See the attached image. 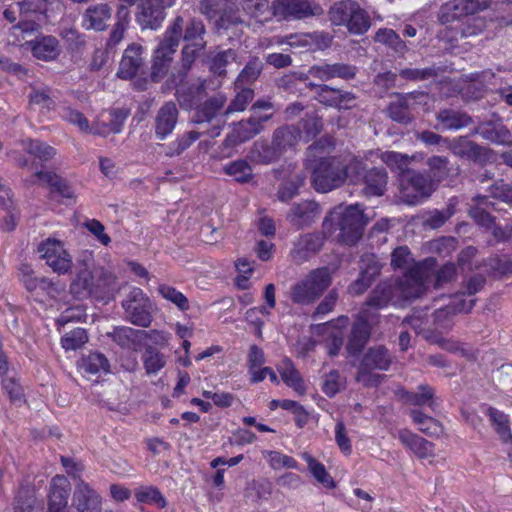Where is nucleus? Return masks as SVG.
Here are the masks:
<instances>
[{
    "mask_svg": "<svg viewBox=\"0 0 512 512\" xmlns=\"http://www.w3.org/2000/svg\"><path fill=\"white\" fill-rule=\"evenodd\" d=\"M71 486L65 476H55L51 481L49 512H66Z\"/></svg>",
    "mask_w": 512,
    "mask_h": 512,
    "instance_id": "obj_29",
    "label": "nucleus"
},
{
    "mask_svg": "<svg viewBox=\"0 0 512 512\" xmlns=\"http://www.w3.org/2000/svg\"><path fill=\"white\" fill-rule=\"evenodd\" d=\"M262 70L263 63L259 58L250 59L235 80V87H249L258 79Z\"/></svg>",
    "mask_w": 512,
    "mask_h": 512,
    "instance_id": "obj_52",
    "label": "nucleus"
},
{
    "mask_svg": "<svg viewBox=\"0 0 512 512\" xmlns=\"http://www.w3.org/2000/svg\"><path fill=\"white\" fill-rule=\"evenodd\" d=\"M399 440L421 459L429 458L434 455V444L417 434L403 430L399 432Z\"/></svg>",
    "mask_w": 512,
    "mask_h": 512,
    "instance_id": "obj_38",
    "label": "nucleus"
},
{
    "mask_svg": "<svg viewBox=\"0 0 512 512\" xmlns=\"http://www.w3.org/2000/svg\"><path fill=\"white\" fill-rule=\"evenodd\" d=\"M485 414L489 417L492 425L495 428V431L503 441L507 442L512 440V434L507 415L494 407H486Z\"/></svg>",
    "mask_w": 512,
    "mask_h": 512,
    "instance_id": "obj_55",
    "label": "nucleus"
},
{
    "mask_svg": "<svg viewBox=\"0 0 512 512\" xmlns=\"http://www.w3.org/2000/svg\"><path fill=\"white\" fill-rule=\"evenodd\" d=\"M476 134L493 143L512 145V133L500 120L480 122L472 131Z\"/></svg>",
    "mask_w": 512,
    "mask_h": 512,
    "instance_id": "obj_25",
    "label": "nucleus"
},
{
    "mask_svg": "<svg viewBox=\"0 0 512 512\" xmlns=\"http://www.w3.org/2000/svg\"><path fill=\"white\" fill-rule=\"evenodd\" d=\"M320 214V207L318 203L314 201H302L294 204L289 213L287 219L290 224L297 229H301L311 225Z\"/></svg>",
    "mask_w": 512,
    "mask_h": 512,
    "instance_id": "obj_26",
    "label": "nucleus"
},
{
    "mask_svg": "<svg viewBox=\"0 0 512 512\" xmlns=\"http://www.w3.org/2000/svg\"><path fill=\"white\" fill-rule=\"evenodd\" d=\"M328 17L335 26H345L351 34L362 35L370 28L367 12L354 0L335 2L328 11Z\"/></svg>",
    "mask_w": 512,
    "mask_h": 512,
    "instance_id": "obj_2",
    "label": "nucleus"
},
{
    "mask_svg": "<svg viewBox=\"0 0 512 512\" xmlns=\"http://www.w3.org/2000/svg\"><path fill=\"white\" fill-rule=\"evenodd\" d=\"M236 95L224 111V116L244 111L254 98V90L250 87H235Z\"/></svg>",
    "mask_w": 512,
    "mask_h": 512,
    "instance_id": "obj_59",
    "label": "nucleus"
},
{
    "mask_svg": "<svg viewBox=\"0 0 512 512\" xmlns=\"http://www.w3.org/2000/svg\"><path fill=\"white\" fill-rule=\"evenodd\" d=\"M436 187L425 172L410 170L400 177L399 199L407 205H417L428 199Z\"/></svg>",
    "mask_w": 512,
    "mask_h": 512,
    "instance_id": "obj_5",
    "label": "nucleus"
},
{
    "mask_svg": "<svg viewBox=\"0 0 512 512\" xmlns=\"http://www.w3.org/2000/svg\"><path fill=\"white\" fill-rule=\"evenodd\" d=\"M392 363V356L387 348L384 346H375L368 349L365 353L359 370L356 375V380L363 383L365 386H376L380 382L379 375H372V370L389 369Z\"/></svg>",
    "mask_w": 512,
    "mask_h": 512,
    "instance_id": "obj_6",
    "label": "nucleus"
},
{
    "mask_svg": "<svg viewBox=\"0 0 512 512\" xmlns=\"http://www.w3.org/2000/svg\"><path fill=\"white\" fill-rule=\"evenodd\" d=\"M402 398L407 404L415 406L427 405L432 410H435L438 406L434 389L427 384L420 385L417 392H403Z\"/></svg>",
    "mask_w": 512,
    "mask_h": 512,
    "instance_id": "obj_45",
    "label": "nucleus"
},
{
    "mask_svg": "<svg viewBox=\"0 0 512 512\" xmlns=\"http://www.w3.org/2000/svg\"><path fill=\"white\" fill-rule=\"evenodd\" d=\"M279 372L283 382L292 387L298 394L303 395L306 392L303 379L290 360L283 361Z\"/></svg>",
    "mask_w": 512,
    "mask_h": 512,
    "instance_id": "obj_54",
    "label": "nucleus"
},
{
    "mask_svg": "<svg viewBox=\"0 0 512 512\" xmlns=\"http://www.w3.org/2000/svg\"><path fill=\"white\" fill-rule=\"evenodd\" d=\"M327 235L322 232H311L300 235L293 243L290 257L296 264H302L314 257L323 247Z\"/></svg>",
    "mask_w": 512,
    "mask_h": 512,
    "instance_id": "obj_14",
    "label": "nucleus"
},
{
    "mask_svg": "<svg viewBox=\"0 0 512 512\" xmlns=\"http://www.w3.org/2000/svg\"><path fill=\"white\" fill-rule=\"evenodd\" d=\"M391 301L396 302L395 288L393 282L385 281L379 283L370 293L366 300V304L370 307L381 309Z\"/></svg>",
    "mask_w": 512,
    "mask_h": 512,
    "instance_id": "obj_42",
    "label": "nucleus"
},
{
    "mask_svg": "<svg viewBox=\"0 0 512 512\" xmlns=\"http://www.w3.org/2000/svg\"><path fill=\"white\" fill-rule=\"evenodd\" d=\"M314 97L319 103L339 110L352 109L356 105V96L352 92L325 84L322 87H317Z\"/></svg>",
    "mask_w": 512,
    "mask_h": 512,
    "instance_id": "obj_20",
    "label": "nucleus"
},
{
    "mask_svg": "<svg viewBox=\"0 0 512 512\" xmlns=\"http://www.w3.org/2000/svg\"><path fill=\"white\" fill-rule=\"evenodd\" d=\"M225 174L234 178L238 183H248L253 179V170L246 160H235L223 167Z\"/></svg>",
    "mask_w": 512,
    "mask_h": 512,
    "instance_id": "obj_56",
    "label": "nucleus"
},
{
    "mask_svg": "<svg viewBox=\"0 0 512 512\" xmlns=\"http://www.w3.org/2000/svg\"><path fill=\"white\" fill-rule=\"evenodd\" d=\"M428 167V176L432 184L438 188L439 184L449 177L459 174L460 168L457 164H452L448 157L442 155H433L427 158L425 162Z\"/></svg>",
    "mask_w": 512,
    "mask_h": 512,
    "instance_id": "obj_24",
    "label": "nucleus"
},
{
    "mask_svg": "<svg viewBox=\"0 0 512 512\" xmlns=\"http://www.w3.org/2000/svg\"><path fill=\"white\" fill-rule=\"evenodd\" d=\"M37 178L47 183L52 193H58L61 197L67 199L74 198V192L68 182L59 175L52 172L39 171L35 174Z\"/></svg>",
    "mask_w": 512,
    "mask_h": 512,
    "instance_id": "obj_51",
    "label": "nucleus"
},
{
    "mask_svg": "<svg viewBox=\"0 0 512 512\" xmlns=\"http://www.w3.org/2000/svg\"><path fill=\"white\" fill-rule=\"evenodd\" d=\"M94 298L111 300L118 291L116 276L103 268H95Z\"/></svg>",
    "mask_w": 512,
    "mask_h": 512,
    "instance_id": "obj_32",
    "label": "nucleus"
},
{
    "mask_svg": "<svg viewBox=\"0 0 512 512\" xmlns=\"http://www.w3.org/2000/svg\"><path fill=\"white\" fill-rule=\"evenodd\" d=\"M371 328L367 320L358 317L353 323L351 334L347 343V350L351 355H358L368 342Z\"/></svg>",
    "mask_w": 512,
    "mask_h": 512,
    "instance_id": "obj_35",
    "label": "nucleus"
},
{
    "mask_svg": "<svg viewBox=\"0 0 512 512\" xmlns=\"http://www.w3.org/2000/svg\"><path fill=\"white\" fill-rule=\"evenodd\" d=\"M112 17V7L108 3L89 6L83 13V26L88 30L104 31Z\"/></svg>",
    "mask_w": 512,
    "mask_h": 512,
    "instance_id": "obj_28",
    "label": "nucleus"
},
{
    "mask_svg": "<svg viewBox=\"0 0 512 512\" xmlns=\"http://www.w3.org/2000/svg\"><path fill=\"white\" fill-rule=\"evenodd\" d=\"M428 270L421 264L411 267L400 279L393 282L396 302L419 297L426 288Z\"/></svg>",
    "mask_w": 512,
    "mask_h": 512,
    "instance_id": "obj_8",
    "label": "nucleus"
},
{
    "mask_svg": "<svg viewBox=\"0 0 512 512\" xmlns=\"http://www.w3.org/2000/svg\"><path fill=\"white\" fill-rule=\"evenodd\" d=\"M206 33L205 26L200 19L192 18L187 23L184 21V28L181 39L186 44L206 43L204 35Z\"/></svg>",
    "mask_w": 512,
    "mask_h": 512,
    "instance_id": "obj_57",
    "label": "nucleus"
},
{
    "mask_svg": "<svg viewBox=\"0 0 512 512\" xmlns=\"http://www.w3.org/2000/svg\"><path fill=\"white\" fill-rule=\"evenodd\" d=\"M300 138L299 130L294 126H281L278 127L272 136V143L279 151L281 155H283L288 149L294 147Z\"/></svg>",
    "mask_w": 512,
    "mask_h": 512,
    "instance_id": "obj_44",
    "label": "nucleus"
},
{
    "mask_svg": "<svg viewBox=\"0 0 512 512\" xmlns=\"http://www.w3.org/2000/svg\"><path fill=\"white\" fill-rule=\"evenodd\" d=\"M273 114L268 112L263 115H251L233 124L231 132L223 141V146L233 148L254 138L264 130V124L273 117Z\"/></svg>",
    "mask_w": 512,
    "mask_h": 512,
    "instance_id": "obj_7",
    "label": "nucleus"
},
{
    "mask_svg": "<svg viewBox=\"0 0 512 512\" xmlns=\"http://www.w3.org/2000/svg\"><path fill=\"white\" fill-rule=\"evenodd\" d=\"M126 318L134 325L148 327L152 322L151 303L149 298L140 288L130 291L122 302Z\"/></svg>",
    "mask_w": 512,
    "mask_h": 512,
    "instance_id": "obj_10",
    "label": "nucleus"
},
{
    "mask_svg": "<svg viewBox=\"0 0 512 512\" xmlns=\"http://www.w3.org/2000/svg\"><path fill=\"white\" fill-rule=\"evenodd\" d=\"M128 113L122 109H114L101 113L90 126L89 133L98 136H107L111 133H119L122 130Z\"/></svg>",
    "mask_w": 512,
    "mask_h": 512,
    "instance_id": "obj_22",
    "label": "nucleus"
},
{
    "mask_svg": "<svg viewBox=\"0 0 512 512\" xmlns=\"http://www.w3.org/2000/svg\"><path fill=\"white\" fill-rule=\"evenodd\" d=\"M206 43L201 44H185L181 51V67L178 71L177 77L180 81H183L195 63L196 59L199 57L201 52L205 49Z\"/></svg>",
    "mask_w": 512,
    "mask_h": 512,
    "instance_id": "obj_49",
    "label": "nucleus"
},
{
    "mask_svg": "<svg viewBox=\"0 0 512 512\" xmlns=\"http://www.w3.org/2000/svg\"><path fill=\"white\" fill-rule=\"evenodd\" d=\"M435 118L442 130H459L473 123L469 114L452 108L440 109Z\"/></svg>",
    "mask_w": 512,
    "mask_h": 512,
    "instance_id": "obj_33",
    "label": "nucleus"
},
{
    "mask_svg": "<svg viewBox=\"0 0 512 512\" xmlns=\"http://www.w3.org/2000/svg\"><path fill=\"white\" fill-rule=\"evenodd\" d=\"M179 110L173 101L165 102L154 118V132L158 140H165L177 125Z\"/></svg>",
    "mask_w": 512,
    "mask_h": 512,
    "instance_id": "obj_21",
    "label": "nucleus"
},
{
    "mask_svg": "<svg viewBox=\"0 0 512 512\" xmlns=\"http://www.w3.org/2000/svg\"><path fill=\"white\" fill-rule=\"evenodd\" d=\"M20 271L21 281L29 292L37 294L40 292L48 294L50 293L53 285L48 278L34 276L33 270L28 265H22Z\"/></svg>",
    "mask_w": 512,
    "mask_h": 512,
    "instance_id": "obj_47",
    "label": "nucleus"
},
{
    "mask_svg": "<svg viewBox=\"0 0 512 512\" xmlns=\"http://www.w3.org/2000/svg\"><path fill=\"white\" fill-rule=\"evenodd\" d=\"M457 204L458 200L451 198L445 208L429 211L424 217L423 225L431 229L440 228L454 215Z\"/></svg>",
    "mask_w": 512,
    "mask_h": 512,
    "instance_id": "obj_48",
    "label": "nucleus"
},
{
    "mask_svg": "<svg viewBox=\"0 0 512 512\" xmlns=\"http://www.w3.org/2000/svg\"><path fill=\"white\" fill-rule=\"evenodd\" d=\"M95 269L84 268L78 271L70 284V293L77 299L94 297Z\"/></svg>",
    "mask_w": 512,
    "mask_h": 512,
    "instance_id": "obj_36",
    "label": "nucleus"
},
{
    "mask_svg": "<svg viewBox=\"0 0 512 512\" xmlns=\"http://www.w3.org/2000/svg\"><path fill=\"white\" fill-rule=\"evenodd\" d=\"M80 367L86 373L97 374L108 372L110 365L105 355L94 352L82 357Z\"/></svg>",
    "mask_w": 512,
    "mask_h": 512,
    "instance_id": "obj_60",
    "label": "nucleus"
},
{
    "mask_svg": "<svg viewBox=\"0 0 512 512\" xmlns=\"http://www.w3.org/2000/svg\"><path fill=\"white\" fill-rule=\"evenodd\" d=\"M410 417L418 426L419 430L430 437H440L444 432V427L437 419L424 414L418 409L410 411Z\"/></svg>",
    "mask_w": 512,
    "mask_h": 512,
    "instance_id": "obj_46",
    "label": "nucleus"
},
{
    "mask_svg": "<svg viewBox=\"0 0 512 512\" xmlns=\"http://www.w3.org/2000/svg\"><path fill=\"white\" fill-rule=\"evenodd\" d=\"M164 18L165 11L159 0H143L139 5L137 22L143 29L159 28Z\"/></svg>",
    "mask_w": 512,
    "mask_h": 512,
    "instance_id": "obj_27",
    "label": "nucleus"
},
{
    "mask_svg": "<svg viewBox=\"0 0 512 512\" xmlns=\"http://www.w3.org/2000/svg\"><path fill=\"white\" fill-rule=\"evenodd\" d=\"M38 251L54 272L64 274L70 271L73 263L72 257L60 241L48 239L40 244Z\"/></svg>",
    "mask_w": 512,
    "mask_h": 512,
    "instance_id": "obj_16",
    "label": "nucleus"
},
{
    "mask_svg": "<svg viewBox=\"0 0 512 512\" xmlns=\"http://www.w3.org/2000/svg\"><path fill=\"white\" fill-rule=\"evenodd\" d=\"M184 28V18L177 16L165 31L162 41L157 46L154 55L170 62L179 46Z\"/></svg>",
    "mask_w": 512,
    "mask_h": 512,
    "instance_id": "obj_19",
    "label": "nucleus"
},
{
    "mask_svg": "<svg viewBox=\"0 0 512 512\" xmlns=\"http://www.w3.org/2000/svg\"><path fill=\"white\" fill-rule=\"evenodd\" d=\"M271 14L282 19L301 20L312 16H320L323 9L312 0H275Z\"/></svg>",
    "mask_w": 512,
    "mask_h": 512,
    "instance_id": "obj_11",
    "label": "nucleus"
},
{
    "mask_svg": "<svg viewBox=\"0 0 512 512\" xmlns=\"http://www.w3.org/2000/svg\"><path fill=\"white\" fill-rule=\"evenodd\" d=\"M113 341L116 342L123 348H129L136 350L138 346H140L147 339H152V335H155L154 338L157 340L158 338L163 339V335L156 331L152 330L150 332L145 330H137L131 327H116L113 332L110 334Z\"/></svg>",
    "mask_w": 512,
    "mask_h": 512,
    "instance_id": "obj_23",
    "label": "nucleus"
},
{
    "mask_svg": "<svg viewBox=\"0 0 512 512\" xmlns=\"http://www.w3.org/2000/svg\"><path fill=\"white\" fill-rule=\"evenodd\" d=\"M24 150L41 161L52 159L56 151L52 146L38 140L27 139L23 141Z\"/></svg>",
    "mask_w": 512,
    "mask_h": 512,
    "instance_id": "obj_62",
    "label": "nucleus"
},
{
    "mask_svg": "<svg viewBox=\"0 0 512 512\" xmlns=\"http://www.w3.org/2000/svg\"><path fill=\"white\" fill-rule=\"evenodd\" d=\"M158 293L167 301L174 304L180 311H187L190 308L188 298L168 284H160L157 288Z\"/></svg>",
    "mask_w": 512,
    "mask_h": 512,
    "instance_id": "obj_61",
    "label": "nucleus"
},
{
    "mask_svg": "<svg viewBox=\"0 0 512 512\" xmlns=\"http://www.w3.org/2000/svg\"><path fill=\"white\" fill-rule=\"evenodd\" d=\"M232 7H241L243 12L259 22H264L271 18L269 0H230ZM239 10V8H236Z\"/></svg>",
    "mask_w": 512,
    "mask_h": 512,
    "instance_id": "obj_41",
    "label": "nucleus"
},
{
    "mask_svg": "<svg viewBox=\"0 0 512 512\" xmlns=\"http://www.w3.org/2000/svg\"><path fill=\"white\" fill-rule=\"evenodd\" d=\"M17 6L22 20L13 27L15 34L32 32L39 27L40 23L46 22L48 10L46 0H23L18 2Z\"/></svg>",
    "mask_w": 512,
    "mask_h": 512,
    "instance_id": "obj_12",
    "label": "nucleus"
},
{
    "mask_svg": "<svg viewBox=\"0 0 512 512\" xmlns=\"http://www.w3.org/2000/svg\"><path fill=\"white\" fill-rule=\"evenodd\" d=\"M26 43L33 56L39 60L51 61L60 54L59 42L54 36H41Z\"/></svg>",
    "mask_w": 512,
    "mask_h": 512,
    "instance_id": "obj_34",
    "label": "nucleus"
},
{
    "mask_svg": "<svg viewBox=\"0 0 512 512\" xmlns=\"http://www.w3.org/2000/svg\"><path fill=\"white\" fill-rule=\"evenodd\" d=\"M200 133L194 130L185 132L181 136L177 137L168 146L167 156L173 157L178 156L188 149L196 140L199 139Z\"/></svg>",
    "mask_w": 512,
    "mask_h": 512,
    "instance_id": "obj_63",
    "label": "nucleus"
},
{
    "mask_svg": "<svg viewBox=\"0 0 512 512\" xmlns=\"http://www.w3.org/2000/svg\"><path fill=\"white\" fill-rule=\"evenodd\" d=\"M488 7V0H451L440 7L438 20L443 25L450 24L463 17L483 11Z\"/></svg>",
    "mask_w": 512,
    "mask_h": 512,
    "instance_id": "obj_13",
    "label": "nucleus"
},
{
    "mask_svg": "<svg viewBox=\"0 0 512 512\" xmlns=\"http://www.w3.org/2000/svg\"><path fill=\"white\" fill-rule=\"evenodd\" d=\"M129 15V11L127 10V7L124 5H121L119 7L117 16L118 21L115 23L109 38L106 42V49L107 50H113L116 48V46L123 40L124 34L126 31V27L128 24L127 17Z\"/></svg>",
    "mask_w": 512,
    "mask_h": 512,
    "instance_id": "obj_53",
    "label": "nucleus"
},
{
    "mask_svg": "<svg viewBox=\"0 0 512 512\" xmlns=\"http://www.w3.org/2000/svg\"><path fill=\"white\" fill-rule=\"evenodd\" d=\"M165 364L166 360L162 353L151 346L146 348L143 354V365L147 374L151 375L158 373Z\"/></svg>",
    "mask_w": 512,
    "mask_h": 512,
    "instance_id": "obj_64",
    "label": "nucleus"
},
{
    "mask_svg": "<svg viewBox=\"0 0 512 512\" xmlns=\"http://www.w3.org/2000/svg\"><path fill=\"white\" fill-rule=\"evenodd\" d=\"M226 102L227 98L223 93H217L206 99L196 108L194 122L197 124L209 123L216 119L218 115H224Z\"/></svg>",
    "mask_w": 512,
    "mask_h": 512,
    "instance_id": "obj_31",
    "label": "nucleus"
},
{
    "mask_svg": "<svg viewBox=\"0 0 512 512\" xmlns=\"http://www.w3.org/2000/svg\"><path fill=\"white\" fill-rule=\"evenodd\" d=\"M311 169V182L314 189L327 193L342 186L346 180L344 163L337 157H324L308 166Z\"/></svg>",
    "mask_w": 512,
    "mask_h": 512,
    "instance_id": "obj_3",
    "label": "nucleus"
},
{
    "mask_svg": "<svg viewBox=\"0 0 512 512\" xmlns=\"http://www.w3.org/2000/svg\"><path fill=\"white\" fill-rule=\"evenodd\" d=\"M73 504L79 512H100L101 498L98 493L83 481L76 486Z\"/></svg>",
    "mask_w": 512,
    "mask_h": 512,
    "instance_id": "obj_30",
    "label": "nucleus"
},
{
    "mask_svg": "<svg viewBox=\"0 0 512 512\" xmlns=\"http://www.w3.org/2000/svg\"><path fill=\"white\" fill-rule=\"evenodd\" d=\"M282 155L276 149L274 144H268L263 141L254 142L250 152L249 159L255 164L268 165L280 159Z\"/></svg>",
    "mask_w": 512,
    "mask_h": 512,
    "instance_id": "obj_43",
    "label": "nucleus"
},
{
    "mask_svg": "<svg viewBox=\"0 0 512 512\" xmlns=\"http://www.w3.org/2000/svg\"><path fill=\"white\" fill-rule=\"evenodd\" d=\"M332 281L328 268H319L294 284L290 289V298L296 304L308 305L314 302L326 290Z\"/></svg>",
    "mask_w": 512,
    "mask_h": 512,
    "instance_id": "obj_4",
    "label": "nucleus"
},
{
    "mask_svg": "<svg viewBox=\"0 0 512 512\" xmlns=\"http://www.w3.org/2000/svg\"><path fill=\"white\" fill-rule=\"evenodd\" d=\"M388 175L384 168L374 167L364 175L366 196H382L386 190Z\"/></svg>",
    "mask_w": 512,
    "mask_h": 512,
    "instance_id": "obj_40",
    "label": "nucleus"
},
{
    "mask_svg": "<svg viewBox=\"0 0 512 512\" xmlns=\"http://www.w3.org/2000/svg\"><path fill=\"white\" fill-rule=\"evenodd\" d=\"M146 69V61L143 56V47L138 43H131L124 50L119 63L117 76L124 80H131L141 74Z\"/></svg>",
    "mask_w": 512,
    "mask_h": 512,
    "instance_id": "obj_15",
    "label": "nucleus"
},
{
    "mask_svg": "<svg viewBox=\"0 0 512 512\" xmlns=\"http://www.w3.org/2000/svg\"><path fill=\"white\" fill-rule=\"evenodd\" d=\"M332 38L324 31H314L311 33H294L280 38L279 44H286L292 49L302 51H311L316 49H325L330 46Z\"/></svg>",
    "mask_w": 512,
    "mask_h": 512,
    "instance_id": "obj_17",
    "label": "nucleus"
},
{
    "mask_svg": "<svg viewBox=\"0 0 512 512\" xmlns=\"http://www.w3.org/2000/svg\"><path fill=\"white\" fill-rule=\"evenodd\" d=\"M414 100L415 95L413 93L397 95L396 100L392 101L387 108L389 117L393 121L401 124L410 123L413 119L411 114V102Z\"/></svg>",
    "mask_w": 512,
    "mask_h": 512,
    "instance_id": "obj_37",
    "label": "nucleus"
},
{
    "mask_svg": "<svg viewBox=\"0 0 512 512\" xmlns=\"http://www.w3.org/2000/svg\"><path fill=\"white\" fill-rule=\"evenodd\" d=\"M302 457L308 464L309 471L319 483L329 489H332L336 486L333 478L326 471V468L322 463L318 462L307 452L303 453Z\"/></svg>",
    "mask_w": 512,
    "mask_h": 512,
    "instance_id": "obj_58",
    "label": "nucleus"
},
{
    "mask_svg": "<svg viewBox=\"0 0 512 512\" xmlns=\"http://www.w3.org/2000/svg\"><path fill=\"white\" fill-rule=\"evenodd\" d=\"M368 224V218L359 204L349 205L345 209H335L326 216L322 223V229L331 235L337 229L340 231V242L352 246L363 236Z\"/></svg>",
    "mask_w": 512,
    "mask_h": 512,
    "instance_id": "obj_1",
    "label": "nucleus"
},
{
    "mask_svg": "<svg viewBox=\"0 0 512 512\" xmlns=\"http://www.w3.org/2000/svg\"><path fill=\"white\" fill-rule=\"evenodd\" d=\"M175 96L180 106L184 109L197 108L207 96L208 82L205 79H197L191 83H182L179 80Z\"/></svg>",
    "mask_w": 512,
    "mask_h": 512,
    "instance_id": "obj_18",
    "label": "nucleus"
},
{
    "mask_svg": "<svg viewBox=\"0 0 512 512\" xmlns=\"http://www.w3.org/2000/svg\"><path fill=\"white\" fill-rule=\"evenodd\" d=\"M199 11L209 19L218 16L217 25L220 28L228 29L244 23L240 11L232 7L230 0H201Z\"/></svg>",
    "mask_w": 512,
    "mask_h": 512,
    "instance_id": "obj_9",
    "label": "nucleus"
},
{
    "mask_svg": "<svg viewBox=\"0 0 512 512\" xmlns=\"http://www.w3.org/2000/svg\"><path fill=\"white\" fill-rule=\"evenodd\" d=\"M473 204L470 205L468 214L474 221L484 227H490L493 223V217L483 208L490 203L489 196L477 195L472 198Z\"/></svg>",
    "mask_w": 512,
    "mask_h": 512,
    "instance_id": "obj_50",
    "label": "nucleus"
},
{
    "mask_svg": "<svg viewBox=\"0 0 512 512\" xmlns=\"http://www.w3.org/2000/svg\"><path fill=\"white\" fill-rule=\"evenodd\" d=\"M451 152L463 159L477 161L484 156L486 149L466 137L454 139L449 146Z\"/></svg>",
    "mask_w": 512,
    "mask_h": 512,
    "instance_id": "obj_39",
    "label": "nucleus"
}]
</instances>
